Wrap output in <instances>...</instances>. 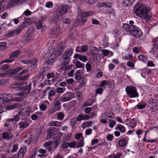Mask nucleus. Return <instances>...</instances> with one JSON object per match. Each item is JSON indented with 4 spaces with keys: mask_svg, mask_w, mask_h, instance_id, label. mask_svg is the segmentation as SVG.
<instances>
[{
    "mask_svg": "<svg viewBox=\"0 0 158 158\" xmlns=\"http://www.w3.org/2000/svg\"><path fill=\"white\" fill-rule=\"evenodd\" d=\"M56 94V92L53 90H50L48 93V98L49 99L51 97L54 96Z\"/></svg>",
    "mask_w": 158,
    "mask_h": 158,
    "instance_id": "48",
    "label": "nucleus"
},
{
    "mask_svg": "<svg viewBox=\"0 0 158 158\" xmlns=\"http://www.w3.org/2000/svg\"><path fill=\"white\" fill-rule=\"evenodd\" d=\"M20 54L19 51V50H16L12 52L10 54H9V57L7 59L8 60L7 62H12L14 59L17 58Z\"/></svg>",
    "mask_w": 158,
    "mask_h": 158,
    "instance_id": "8",
    "label": "nucleus"
},
{
    "mask_svg": "<svg viewBox=\"0 0 158 158\" xmlns=\"http://www.w3.org/2000/svg\"><path fill=\"white\" fill-rule=\"evenodd\" d=\"M86 68L88 72L90 71L91 69V65L89 63H87L86 65Z\"/></svg>",
    "mask_w": 158,
    "mask_h": 158,
    "instance_id": "62",
    "label": "nucleus"
},
{
    "mask_svg": "<svg viewBox=\"0 0 158 158\" xmlns=\"http://www.w3.org/2000/svg\"><path fill=\"white\" fill-rule=\"evenodd\" d=\"M65 94L61 96L60 98L61 101L63 102H67L69 101L70 100V98L69 97H66L64 96Z\"/></svg>",
    "mask_w": 158,
    "mask_h": 158,
    "instance_id": "27",
    "label": "nucleus"
},
{
    "mask_svg": "<svg viewBox=\"0 0 158 158\" xmlns=\"http://www.w3.org/2000/svg\"><path fill=\"white\" fill-rule=\"evenodd\" d=\"M61 123L57 121H51L50 123V126H52L60 127L61 126Z\"/></svg>",
    "mask_w": 158,
    "mask_h": 158,
    "instance_id": "21",
    "label": "nucleus"
},
{
    "mask_svg": "<svg viewBox=\"0 0 158 158\" xmlns=\"http://www.w3.org/2000/svg\"><path fill=\"white\" fill-rule=\"evenodd\" d=\"M146 106V104L139 103L136 106V107L139 109H142L144 108Z\"/></svg>",
    "mask_w": 158,
    "mask_h": 158,
    "instance_id": "38",
    "label": "nucleus"
},
{
    "mask_svg": "<svg viewBox=\"0 0 158 158\" xmlns=\"http://www.w3.org/2000/svg\"><path fill=\"white\" fill-rule=\"evenodd\" d=\"M75 78L77 80H79L81 78V74L80 73L78 72H76L75 74Z\"/></svg>",
    "mask_w": 158,
    "mask_h": 158,
    "instance_id": "54",
    "label": "nucleus"
},
{
    "mask_svg": "<svg viewBox=\"0 0 158 158\" xmlns=\"http://www.w3.org/2000/svg\"><path fill=\"white\" fill-rule=\"evenodd\" d=\"M54 141L55 144V146L54 147V149H55L57 147L58 144H59L60 142V137H57L56 136L54 139Z\"/></svg>",
    "mask_w": 158,
    "mask_h": 158,
    "instance_id": "20",
    "label": "nucleus"
},
{
    "mask_svg": "<svg viewBox=\"0 0 158 158\" xmlns=\"http://www.w3.org/2000/svg\"><path fill=\"white\" fill-rule=\"evenodd\" d=\"M125 90L128 96L130 98H137L139 96V94L135 87L132 86H128L126 88Z\"/></svg>",
    "mask_w": 158,
    "mask_h": 158,
    "instance_id": "4",
    "label": "nucleus"
},
{
    "mask_svg": "<svg viewBox=\"0 0 158 158\" xmlns=\"http://www.w3.org/2000/svg\"><path fill=\"white\" fill-rule=\"evenodd\" d=\"M107 140L109 141H111L113 139V136L111 134H109L106 137Z\"/></svg>",
    "mask_w": 158,
    "mask_h": 158,
    "instance_id": "56",
    "label": "nucleus"
},
{
    "mask_svg": "<svg viewBox=\"0 0 158 158\" xmlns=\"http://www.w3.org/2000/svg\"><path fill=\"white\" fill-rule=\"evenodd\" d=\"M138 58L139 60H142L143 61H145L147 60V57L143 55H140L138 56Z\"/></svg>",
    "mask_w": 158,
    "mask_h": 158,
    "instance_id": "44",
    "label": "nucleus"
},
{
    "mask_svg": "<svg viewBox=\"0 0 158 158\" xmlns=\"http://www.w3.org/2000/svg\"><path fill=\"white\" fill-rule=\"evenodd\" d=\"M18 146L17 144H14L12 146V148L10 151L11 152H14L18 149Z\"/></svg>",
    "mask_w": 158,
    "mask_h": 158,
    "instance_id": "47",
    "label": "nucleus"
},
{
    "mask_svg": "<svg viewBox=\"0 0 158 158\" xmlns=\"http://www.w3.org/2000/svg\"><path fill=\"white\" fill-rule=\"evenodd\" d=\"M9 65L7 64H5L2 65L0 68L1 72H3L7 70L9 67Z\"/></svg>",
    "mask_w": 158,
    "mask_h": 158,
    "instance_id": "32",
    "label": "nucleus"
},
{
    "mask_svg": "<svg viewBox=\"0 0 158 158\" xmlns=\"http://www.w3.org/2000/svg\"><path fill=\"white\" fill-rule=\"evenodd\" d=\"M102 6H105L106 7L111 8L112 6V4L110 2H106L102 3L101 5Z\"/></svg>",
    "mask_w": 158,
    "mask_h": 158,
    "instance_id": "37",
    "label": "nucleus"
},
{
    "mask_svg": "<svg viewBox=\"0 0 158 158\" xmlns=\"http://www.w3.org/2000/svg\"><path fill=\"white\" fill-rule=\"evenodd\" d=\"M22 29L20 28H19L16 30L13 31V32L14 33V35H16L20 33Z\"/></svg>",
    "mask_w": 158,
    "mask_h": 158,
    "instance_id": "55",
    "label": "nucleus"
},
{
    "mask_svg": "<svg viewBox=\"0 0 158 158\" xmlns=\"http://www.w3.org/2000/svg\"><path fill=\"white\" fill-rule=\"evenodd\" d=\"M31 85V84H30L29 85L24 87L23 91L21 92L16 93V95L21 96L27 95L30 91Z\"/></svg>",
    "mask_w": 158,
    "mask_h": 158,
    "instance_id": "9",
    "label": "nucleus"
},
{
    "mask_svg": "<svg viewBox=\"0 0 158 158\" xmlns=\"http://www.w3.org/2000/svg\"><path fill=\"white\" fill-rule=\"evenodd\" d=\"M130 34L132 36L139 38L142 36L143 34L140 29L134 26Z\"/></svg>",
    "mask_w": 158,
    "mask_h": 158,
    "instance_id": "7",
    "label": "nucleus"
},
{
    "mask_svg": "<svg viewBox=\"0 0 158 158\" xmlns=\"http://www.w3.org/2000/svg\"><path fill=\"white\" fill-rule=\"evenodd\" d=\"M149 103L150 107H151L152 108H155L156 107V102H154L152 98H151L150 99Z\"/></svg>",
    "mask_w": 158,
    "mask_h": 158,
    "instance_id": "36",
    "label": "nucleus"
},
{
    "mask_svg": "<svg viewBox=\"0 0 158 158\" xmlns=\"http://www.w3.org/2000/svg\"><path fill=\"white\" fill-rule=\"evenodd\" d=\"M55 52H54L50 56L48 62V64H51L56 60V57L58 56L56 54V53Z\"/></svg>",
    "mask_w": 158,
    "mask_h": 158,
    "instance_id": "11",
    "label": "nucleus"
},
{
    "mask_svg": "<svg viewBox=\"0 0 158 158\" xmlns=\"http://www.w3.org/2000/svg\"><path fill=\"white\" fill-rule=\"evenodd\" d=\"M67 6H62L58 7L55 12V17L57 20H59L63 15L67 12Z\"/></svg>",
    "mask_w": 158,
    "mask_h": 158,
    "instance_id": "2",
    "label": "nucleus"
},
{
    "mask_svg": "<svg viewBox=\"0 0 158 158\" xmlns=\"http://www.w3.org/2000/svg\"><path fill=\"white\" fill-rule=\"evenodd\" d=\"M2 137L4 139H9L10 137L9 134L6 132H3L2 133Z\"/></svg>",
    "mask_w": 158,
    "mask_h": 158,
    "instance_id": "43",
    "label": "nucleus"
},
{
    "mask_svg": "<svg viewBox=\"0 0 158 158\" xmlns=\"http://www.w3.org/2000/svg\"><path fill=\"white\" fill-rule=\"evenodd\" d=\"M76 96L78 100L82 99L83 97L82 93L79 91H77L76 92Z\"/></svg>",
    "mask_w": 158,
    "mask_h": 158,
    "instance_id": "42",
    "label": "nucleus"
},
{
    "mask_svg": "<svg viewBox=\"0 0 158 158\" xmlns=\"http://www.w3.org/2000/svg\"><path fill=\"white\" fill-rule=\"evenodd\" d=\"M133 51L134 53L137 54L139 52V49L137 47H134L133 49Z\"/></svg>",
    "mask_w": 158,
    "mask_h": 158,
    "instance_id": "60",
    "label": "nucleus"
},
{
    "mask_svg": "<svg viewBox=\"0 0 158 158\" xmlns=\"http://www.w3.org/2000/svg\"><path fill=\"white\" fill-rule=\"evenodd\" d=\"M77 13L79 17H78L77 20L80 22L84 23L86 22V19L85 18H83V17L90 16L94 15V12L90 11L89 12H83L81 9H79Z\"/></svg>",
    "mask_w": 158,
    "mask_h": 158,
    "instance_id": "3",
    "label": "nucleus"
},
{
    "mask_svg": "<svg viewBox=\"0 0 158 158\" xmlns=\"http://www.w3.org/2000/svg\"><path fill=\"white\" fill-rule=\"evenodd\" d=\"M116 129H118L121 132L124 133L125 131V129L124 126L120 124H118L116 127Z\"/></svg>",
    "mask_w": 158,
    "mask_h": 158,
    "instance_id": "30",
    "label": "nucleus"
},
{
    "mask_svg": "<svg viewBox=\"0 0 158 158\" xmlns=\"http://www.w3.org/2000/svg\"><path fill=\"white\" fill-rule=\"evenodd\" d=\"M76 51L77 52H83V46H77L76 47Z\"/></svg>",
    "mask_w": 158,
    "mask_h": 158,
    "instance_id": "49",
    "label": "nucleus"
},
{
    "mask_svg": "<svg viewBox=\"0 0 158 158\" xmlns=\"http://www.w3.org/2000/svg\"><path fill=\"white\" fill-rule=\"evenodd\" d=\"M116 124V122L114 120H111L109 124V127L111 128H113L114 125Z\"/></svg>",
    "mask_w": 158,
    "mask_h": 158,
    "instance_id": "58",
    "label": "nucleus"
},
{
    "mask_svg": "<svg viewBox=\"0 0 158 158\" xmlns=\"http://www.w3.org/2000/svg\"><path fill=\"white\" fill-rule=\"evenodd\" d=\"M103 92V89L101 88H98L96 91V93L97 94H101Z\"/></svg>",
    "mask_w": 158,
    "mask_h": 158,
    "instance_id": "64",
    "label": "nucleus"
},
{
    "mask_svg": "<svg viewBox=\"0 0 158 158\" xmlns=\"http://www.w3.org/2000/svg\"><path fill=\"white\" fill-rule=\"evenodd\" d=\"M82 133H80L77 134L75 135V138L77 139H78L81 138V137L82 138V137H82Z\"/></svg>",
    "mask_w": 158,
    "mask_h": 158,
    "instance_id": "59",
    "label": "nucleus"
},
{
    "mask_svg": "<svg viewBox=\"0 0 158 158\" xmlns=\"http://www.w3.org/2000/svg\"><path fill=\"white\" fill-rule=\"evenodd\" d=\"M84 144V142H83V137H82L81 140L79 142H77L76 145V148H80L83 146Z\"/></svg>",
    "mask_w": 158,
    "mask_h": 158,
    "instance_id": "35",
    "label": "nucleus"
},
{
    "mask_svg": "<svg viewBox=\"0 0 158 158\" xmlns=\"http://www.w3.org/2000/svg\"><path fill=\"white\" fill-rule=\"evenodd\" d=\"M64 49V48L60 47L58 48L56 52H55V53H56V54L57 55V56H59L63 52Z\"/></svg>",
    "mask_w": 158,
    "mask_h": 158,
    "instance_id": "26",
    "label": "nucleus"
},
{
    "mask_svg": "<svg viewBox=\"0 0 158 158\" xmlns=\"http://www.w3.org/2000/svg\"><path fill=\"white\" fill-rule=\"evenodd\" d=\"M133 2L134 1L132 0H124L123 5V6H128L131 5Z\"/></svg>",
    "mask_w": 158,
    "mask_h": 158,
    "instance_id": "23",
    "label": "nucleus"
},
{
    "mask_svg": "<svg viewBox=\"0 0 158 158\" xmlns=\"http://www.w3.org/2000/svg\"><path fill=\"white\" fill-rule=\"evenodd\" d=\"M35 31L34 28L33 27H30L27 32V36L30 37L31 36V34Z\"/></svg>",
    "mask_w": 158,
    "mask_h": 158,
    "instance_id": "28",
    "label": "nucleus"
},
{
    "mask_svg": "<svg viewBox=\"0 0 158 158\" xmlns=\"http://www.w3.org/2000/svg\"><path fill=\"white\" fill-rule=\"evenodd\" d=\"M60 27L59 25L56 24L54 27V30L52 31L53 33L55 36H57L59 35L60 33Z\"/></svg>",
    "mask_w": 158,
    "mask_h": 158,
    "instance_id": "14",
    "label": "nucleus"
},
{
    "mask_svg": "<svg viewBox=\"0 0 158 158\" xmlns=\"http://www.w3.org/2000/svg\"><path fill=\"white\" fill-rule=\"evenodd\" d=\"M127 141L125 139H121L119 140L118 142V144L120 146H124L127 144Z\"/></svg>",
    "mask_w": 158,
    "mask_h": 158,
    "instance_id": "29",
    "label": "nucleus"
},
{
    "mask_svg": "<svg viewBox=\"0 0 158 158\" xmlns=\"http://www.w3.org/2000/svg\"><path fill=\"white\" fill-rule=\"evenodd\" d=\"M70 20L67 18H64L62 19V22L64 24H69Z\"/></svg>",
    "mask_w": 158,
    "mask_h": 158,
    "instance_id": "52",
    "label": "nucleus"
},
{
    "mask_svg": "<svg viewBox=\"0 0 158 158\" xmlns=\"http://www.w3.org/2000/svg\"><path fill=\"white\" fill-rule=\"evenodd\" d=\"M46 6L48 8H51L53 7V3L51 2H47L45 4Z\"/></svg>",
    "mask_w": 158,
    "mask_h": 158,
    "instance_id": "53",
    "label": "nucleus"
},
{
    "mask_svg": "<svg viewBox=\"0 0 158 158\" xmlns=\"http://www.w3.org/2000/svg\"><path fill=\"white\" fill-rule=\"evenodd\" d=\"M134 11L136 15L145 19H150L152 17L151 10L147 8L144 4L137 5Z\"/></svg>",
    "mask_w": 158,
    "mask_h": 158,
    "instance_id": "1",
    "label": "nucleus"
},
{
    "mask_svg": "<svg viewBox=\"0 0 158 158\" xmlns=\"http://www.w3.org/2000/svg\"><path fill=\"white\" fill-rule=\"evenodd\" d=\"M56 128L51 127L50 128L49 130L48 131V135L47 136V139H49L50 137L55 135L54 133H53V131H54V129H56Z\"/></svg>",
    "mask_w": 158,
    "mask_h": 158,
    "instance_id": "17",
    "label": "nucleus"
},
{
    "mask_svg": "<svg viewBox=\"0 0 158 158\" xmlns=\"http://www.w3.org/2000/svg\"><path fill=\"white\" fill-rule=\"evenodd\" d=\"M35 26H36V28L37 29H40L42 27V23L40 22H37L35 23Z\"/></svg>",
    "mask_w": 158,
    "mask_h": 158,
    "instance_id": "46",
    "label": "nucleus"
},
{
    "mask_svg": "<svg viewBox=\"0 0 158 158\" xmlns=\"http://www.w3.org/2000/svg\"><path fill=\"white\" fill-rule=\"evenodd\" d=\"M77 120V118H73L71 121V125L72 126H73L76 123Z\"/></svg>",
    "mask_w": 158,
    "mask_h": 158,
    "instance_id": "50",
    "label": "nucleus"
},
{
    "mask_svg": "<svg viewBox=\"0 0 158 158\" xmlns=\"http://www.w3.org/2000/svg\"><path fill=\"white\" fill-rule=\"evenodd\" d=\"M27 19L25 22H23L22 25V26L23 28H24L29 26L31 24V21H27Z\"/></svg>",
    "mask_w": 158,
    "mask_h": 158,
    "instance_id": "33",
    "label": "nucleus"
},
{
    "mask_svg": "<svg viewBox=\"0 0 158 158\" xmlns=\"http://www.w3.org/2000/svg\"><path fill=\"white\" fill-rule=\"evenodd\" d=\"M98 50V48L94 47H90V54L94 56H95L97 54V51Z\"/></svg>",
    "mask_w": 158,
    "mask_h": 158,
    "instance_id": "19",
    "label": "nucleus"
},
{
    "mask_svg": "<svg viewBox=\"0 0 158 158\" xmlns=\"http://www.w3.org/2000/svg\"><path fill=\"white\" fill-rule=\"evenodd\" d=\"M67 144L68 146L70 147L76 148V143L74 142L71 143H67Z\"/></svg>",
    "mask_w": 158,
    "mask_h": 158,
    "instance_id": "51",
    "label": "nucleus"
},
{
    "mask_svg": "<svg viewBox=\"0 0 158 158\" xmlns=\"http://www.w3.org/2000/svg\"><path fill=\"white\" fill-rule=\"evenodd\" d=\"M22 62L26 64L33 65L34 66H36L37 64V63L35 61V63H33L31 61L29 60H21Z\"/></svg>",
    "mask_w": 158,
    "mask_h": 158,
    "instance_id": "24",
    "label": "nucleus"
},
{
    "mask_svg": "<svg viewBox=\"0 0 158 158\" xmlns=\"http://www.w3.org/2000/svg\"><path fill=\"white\" fill-rule=\"evenodd\" d=\"M64 117V114L62 112H59L57 114V117L60 120H62Z\"/></svg>",
    "mask_w": 158,
    "mask_h": 158,
    "instance_id": "45",
    "label": "nucleus"
},
{
    "mask_svg": "<svg viewBox=\"0 0 158 158\" xmlns=\"http://www.w3.org/2000/svg\"><path fill=\"white\" fill-rule=\"evenodd\" d=\"M27 148L25 146L22 147L19 150L17 154H15V156H12L10 158H23L26 152Z\"/></svg>",
    "mask_w": 158,
    "mask_h": 158,
    "instance_id": "6",
    "label": "nucleus"
},
{
    "mask_svg": "<svg viewBox=\"0 0 158 158\" xmlns=\"http://www.w3.org/2000/svg\"><path fill=\"white\" fill-rule=\"evenodd\" d=\"M74 58L76 59H78L83 61H85L87 60V58L86 56H81V55L78 54H75Z\"/></svg>",
    "mask_w": 158,
    "mask_h": 158,
    "instance_id": "15",
    "label": "nucleus"
},
{
    "mask_svg": "<svg viewBox=\"0 0 158 158\" xmlns=\"http://www.w3.org/2000/svg\"><path fill=\"white\" fill-rule=\"evenodd\" d=\"M134 25H130L128 24H124L122 26V28L124 30L128 31L130 34Z\"/></svg>",
    "mask_w": 158,
    "mask_h": 158,
    "instance_id": "12",
    "label": "nucleus"
},
{
    "mask_svg": "<svg viewBox=\"0 0 158 158\" xmlns=\"http://www.w3.org/2000/svg\"><path fill=\"white\" fill-rule=\"evenodd\" d=\"M18 106V105L17 104L14 103L12 105L6 106V109L7 110H11L17 107Z\"/></svg>",
    "mask_w": 158,
    "mask_h": 158,
    "instance_id": "22",
    "label": "nucleus"
},
{
    "mask_svg": "<svg viewBox=\"0 0 158 158\" xmlns=\"http://www.w3.org/2000/svg\"><path fill=\"white\" fill-rule=\"evenodd\" d=\"M152 45L156 48H158V39L156 38L152 40Z\"/></svg>",
    "mask_w": 158,
    "mask_h": 158,
    "instance_id": "41",
    "label": "nucleus"
},
{
    "mask_svg": "<svg viewBox=\"0 0 158 158\" xmlns=\"http://www.w3.org/2000/svg\"><path fill=\"white\" fill-rule=\"evenodd\" d=\"M97 0H85V2L88 4H93Z\"/></svg>",
    "mask_w": 158,
    "mask_h": 158,
    "instance_id": "61",
    "label": "nucleus"
},
{
    "mask_svg": "<svg viewBox=\"0 0 158 158\" xmlns=\"http://www.w3.org/2000/svg\"><path fill=\"white\" fill-rule=\"evenodd\" d=\"M73 52L72 48H69L66 50L62 56L61 60L65 63H69L70 61V57L72 55Z\"/></svg>",
    "mask_w": 158,
    "mask_h": 158,
    "instance_id": "5",
    "label": "nucleus"
},
{
    "mask_svg": "<svg viewBox=\"0 0 158 158\" xmlns=\"http://www.w3.org/2000/svg\"><path fill=\"white\" fill-rule=\"evenodd\" d=\"M29 76L30 75L28 74L24 76H19V77H15V78H17L16 79L19 81H26L28 79Z\"/></svg>",
    "mask_w": 158,
    "mask_h": 158,
    "instance_id": "18",
    "label": "nucleus"
},
{
    "mask_svg": "<svg viewBox=\"0 0 158 158\" xmlns=\"http://www.w3.org/2000/svg\"><path fill=\"white\" fill-rule=\"evenodd\" d=\"M76 66L77 68H84V64L79 61H78L76 62Z\"/></svg>",
    "mask_w": 158,
    "mask_h": 158,
    "instance_id": "40",
    "label": "nucleus"
},
{
    "mask_svg": "<svg viewBox=\"0 0 158 158\" xmlns=\"http://www.w3.org/2000/svg\"><path fill=\"white\" fill-rule=\"evenodd\" d=\"M19 127L24 129L29 126V123H27L21 122L19 123Z\"/></svg>",
    "mask_w": 158,
    "mask_h": 158,
    "instance_id": "31",
    "label": "nucleus"
},
{
    "mask_svg": "<svg viewBox=\"0 0 158 158\" xmlns=\"http://www.w3.org/2000/svg\"><path fill=\"white\" fill-rule=\"evenodd\" d=\"M48 79H50L54 77V74L53 73H48L47 75Z\"/></svg>",
    "mask_w": 158,
    "mask_h": 158,
    "instance_id": "63",
    "label": "nucleus"
},
{
    "mask_svg": "<svg viewBox=\"0 0 158 158\" xmlns=\"http://www.w3.org/2000/svg\"><path fill=\"white\" fill-rule=\"evenodd\" d=\"M11 98V95L10 94H5L0 95V99H2L3 102H8L10 101Z\"/></svg>",
    "mask_w": 158,
    "mask_h": 158,
    "instance_id": "10",
    "label": "nucleus"
},
{
    "mask_svg": "<svg viewBox=\"0 0 158 158\" xmlns=\"http://www.w3.org/2000/svg\"><path fill=\"white\" fill-rule=\"evenodd\" d=\"M65 91V88L58 87L56 89V92L58 94H62Z\"/></svg>",
    "mask_w": 158,
    "mask_h": 158,
    "instance_id": "34",
    "label": "nucleus"
},
{
    "mask_svg": "<svg viewBox=\"0 0 158 158\" xmlns=\"http://www.w3.org/2000/svg\"><path fill=\"white\" fill-rule=\"evenodd\" d=\"M22 67H19L16 68L12 70L10 73H9L8 76H11L14 75L16 74L19 71L22 69Z\"/></svg>",
    "mask_w": 158,
    "mask_h": 158,
    "instance_id": "16",
    "label": "nucleus"
},
{
    "mask_svg": "<svg viewBox=\"0 0 158 158\" xmlns=\"http://www.w3.org/2000/svg\"><path fill=\"white\" fill-rule=\"evenodd\" d=\"M63 63L61 64L60 66V69L62 70H64L66 72L67 71H69V70L71 68V67L69 65H67V64L69 63H64V61H62Z\"/></svg>",
    "mask_w": 158,
    "mask_h": 158,
    "instance_id": "13",
    "label": "nucleus"
},
{
    "mask_svg": "<svg viewBox=\"0 0 158 158\" xmlns=\"http://www.w3.org/2000/svg\"><path fill=\"white\" fill-rule=\"evenodd\" d=\"M93 123V122L91 121L86 122L82 123L81 127L83 128H85L86 127H89L91 126Z\"/></svg>",
    "mask_w": 158,
    "mask_h": 158,
    "instance_id": "25",
    "label": "nucleus"
},
{
    "mask_svg": "<svg viewBox=\"0 0 158 158\" xmlns=\"http://www.w3.org/2000/svg\"><path fill=\"white\" fill-rule=\"evenodd\" d=\"M92 129L91 128L87 129L85 131V135H88L91 134L92 132Z\"/></svg>",
    "mask_w": 158,
    "mask_h": 158,
    "instance_id": "57",
    "label": "nucleus"
},
{
    "mask_svg": "<svg viewBox=\"0 0 158 158\" xmlns=\"http://www.w3.org/2000/svg\"><path fill=\"white\" fill-rule=\"evenodd\" d=\"M54 105L56 106H61L60 100L58 98H56L55 99L53 102Z\"/></svg>",
    "mask_w": 158,
    "mask_h": 158,
    "instance_id": "39",
    "label": "nucleus"
}]
</instances>
